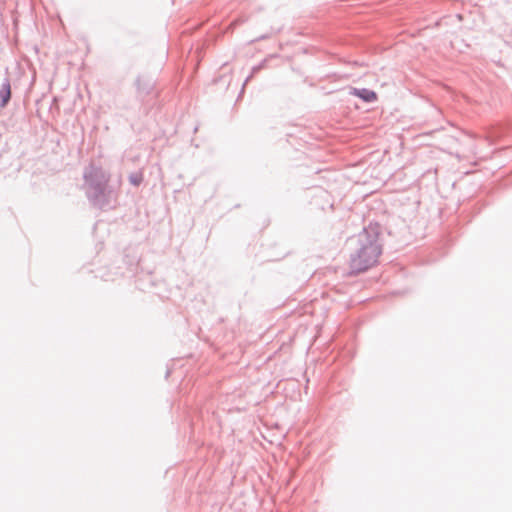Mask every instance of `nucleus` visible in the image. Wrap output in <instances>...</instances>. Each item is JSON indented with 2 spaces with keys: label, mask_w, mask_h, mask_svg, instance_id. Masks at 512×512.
Here are the masks:
<instances>
[{
  "label": "nucleus",
  "mask_w": 512,
  "mask_h": 512,
  "mask_svg": "<svg viewBox=\"0 0 512 512\" xmlns=\"http://www.w3.org/2000/svg\"><path fill=\"white\" fill-rule=\"evenodd\" d=\"M351 94L362 99L365 102H374L377 100V94L369 89L352 88Z\"/></svg>",
  "instance_id": "nucleus-2"
},
{
  "label": "nucleus",
  "mask_w": 512,
  "mask_h": 512,
  "mask_svg": "<svg viewBox=\"0 0 512 512\" xmlns=\"http://www.w3.org/2000/svg\"><path fill=\"white\" fill-rule=\"evenodd\" d=\"M360 247L351 258V269L355 272H362L377 263L381 254L377 235H368L365 231L359 238Z\"/></svg>",
  "instance_id": "nucleus-1"
},
{
  "label": "nucleus",
  "mask_w": 512,
  "mask_h": 512,
  "mask_svg": "<svg viewBox=\"0 0 512 512\" xmlns=\"http://www.w3.org/2000/svg\"><path fill=\"white\" fill-rule=\"evenodd\" d=\"M143 180V175L142 173H136V174H132L130 176V182L133 184V185H139Z\"/></svg>",
  "instance_id": "nucleus-4"
},
{
  "label": "nucleus",
  "mask_w": 512,
  "mask_h": 512,
  "mask_svg": "<svg viewBox=\"0 0 512 512\" xmlns=\"http://www.w3.org/2000/svg\"><path fill=\"white\" fill-rule=\"evenodd\" d=\"M11 97V86L9 81L3 83L0 89L1 106H5Z\"/></svg>",
  "instance_id": "nucleus-3"
}]
</instances>
